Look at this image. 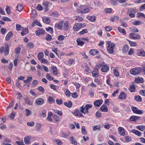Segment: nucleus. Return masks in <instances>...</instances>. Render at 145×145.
Instances as JSON below:
<instances>
[{
	"label": "nucleus",
	"mask_w": 145,
	"mask_h": 145,
	"mask_svg": "<svg viewBox=\"0 0 145 145\" xmlns=\"http://www.w3.org/2000/svg\"><path fill=\"white\" fill-rule=\"evenodd\" d=\"M63 23V22L62 21L57 24H55V26L57 28L59 29H61L62 28Z\"/></svg>",
	"instance_id": "13"
},
{
	"label": "nucleus",
	"mask_w": 145,
	"mask_h": 145,
	"mask_svg": "<svg viewBox=\"0 0 145 145\" xmlns=\"http://www.w3.org/2000/svg\"><path fill=\"white\" fill-rule=\"evenodd\" d=\"M131 131L132 132L139 137H140L141 136V133L137 130L133 129L131 130Z\"/></svg>",
	"instance_id": "23"
},
{
	"label": "nucleus",
	"mask_w": 145,
	"mask_h": 145,
	"mask_svg": "<svg viewBox=\"0 0 145 145\" xmlns=\"http://www.w3.org/2000/svg\"><path fill=\"white\" fill-rule=\"evenodd\" d=\"M17 10L19 12H21L23 8L22 6L20 4L17 5Z\"/></svg>",
	"instance_id": "42"
},
{
	"label": "nucleus",
	"mask_w": 145,
	"mask_h": 145,
	"mask_svg": "<svg viewBox=\"0 0 145 145\" xmlns=\"http://www.w3.org/2000/svg\"><path fill=\"white\" fill-rule=\"evenodd\" d=\"M83 68L84 69L86 72L89 73L91 72V71L89 67H88L87 65H85L83 67Z\"/></svg>",
	"instance_id": "46"
},
{
	"label": "nucleus",
	"mask_w": 145,
	"mask_h": 145,
	"mask_svg": "<svg viewBox=\"0 0 145 145\" xmlns=\"http://www.w3.org/2000/svg\"><path fill=\"white\" fill-rule=\"evenodd\" d=\"M131 108L133 112L137 114H142L143 113V110H139L136 107L132 106Z\"/></svg>",
	"instance_id": "6"
},
{
	"label": "nucleus",
	"mask_w": 145,
	"mask_h": 145,
	"mask_svg": "<svg viewBox=\"0 0 145 145\" xmlns=\"http://www.w3.org/2000/svg\"><path fill=\"white\" fill-rule=\"evenodd\" d=\"M46 78L49 80H54V78L52 76H50V74L47 73L46 75Z\"/></svg>",
	"instance_id": "53"
},
{
	"label": "nucleus",
	"mask_w": 145,
	"mask_h": 145,
	"mask_svg": "<svg viewBox=\"0 0 145 145\" xmlns=\"http://www.w3.org/2000/svg\"><path fill=\"white\" fill-rule=\"evenodd\" d=\"M126 97V95L125 94L124 92H121L120 94L119 98L120 99L122 100H125Z\"/></svg>",
	"instance_id": "19"
},
{
	"label": "nucleus",
	"mask_w": 145,
	"mask_h": 145,
	"mask_svg": "<svg viewBox=\"0 0 145 145\" xmlns=\"http://www.w3.org/2000/svg\"><path fill=\"white\" fill-rule=\"evenodd\" d=\"M109 69L108 67L106 65H103L101 69V71L103 72H106Z\"/></svg>",
	"instance_id": "11"
},
{
	"label": "nucleus",
	"mask_w": 145,
	"mask_h": 145,
	"mask_svg": "<svg viewBox=\"0 0 145 145\" xmlns=\"http://www.w3.org/2000/svg\"><path fill=\"white\" fill-rule=\"evenodd\" d=\"M99 52L97 50L95 49H91L89 51L90 54L93 56L98 54Z\"/></svg>",
	"instance_id": "22"
},
{
	"label": "nucleus",
	"mask_w": 145,
	"mask_h": 145,
	"mask_svg": "<svg viewBox=\"0 0 145 145\" xmlns=\"http://www.w3.org/2000/svg\"><path fill=\"white\" fill-rule=\"evenodd\" d=\"M48 102L50 103H52L55 102V100L51 96H49L48 98Z\"/></svg>",
	"instance_id": "59"
},
{
	"label": "nucleus",
	"mask_w": 145,
	"mask_h": 145,
	"mask_svg": "<svg viewBox=\"0 0 145 145\" xmlns=\"http://www.w3.org/2000/svg\"><path fill=\"white\" fill-rule=\"evenodd\" d=\"M4 52H5L4 55L5 56H7L8 55L9 52L8 44H5V48L3 46H1L0 48V54H2Z\"/></svg>",
	"instance_id": "2"
},
{
	"label": "nucleus",
	"mask_w": 145,
	"mask_h": 145,
	"mask_svg": "<svg viewBox=\"0 0 145 145\" xmlns=\"http://www.w3.org/2000/svg\"><path fill=\"white\" fill-rule=\"evenodd\" d=\"M137 10L136 8H129L128 10L127 14H129V13H135L137 12Z\"/></svg>",
	"instance_id": "27"
},
{
	"label": "nucleus",
	"mask_w": 145,
	"mask_h": 145,
	"mask_svg": "<svg viewBox=\"0 0 145 145\" xmlns=\"http://www.w3.org/2000/svg\"><path fill=\"white\" fill-rule=\"evenodd\" d=\"M124 138L125 139L126 142H129L131 141V138L128 136L125 137Z\"/></svg>",
	"instance_id": "63"
},
{
	"label": "nucleus",
	"mask_w": 145,
	"mask_h": 145,
	"mask_svg": "<svg viewBox=\"0 0 145 145\" xmlns=\"http://www.w3.org/2000/svg\"><path fill=\"white\" fill-rule=\"evenodd\" d=\"M25 116H28L31 114V111L27 109H25Z\"/></svg>",
	"instance_id": "58"
},
{
	"label": "nucleus",
	"mask_w": 145,
	"mask_h": 145,
	"mask_svg": "<svg viewBox=\"0 0 145 145\" xmlns=\"http://www.w3.org/2000/svg\"><path fill=\"white\" fill-rule=\"evenodd\" d=\"M119 131V134L120 135L124 136L125 135L124 129L121 127H120L118 128Z\"/></svg>",
	"instance_id": "12"
},
{
	"label": "nucleus",
	"mask_w": 145,
	"mask_h": 145,
	"mask_svg": "<svg viewBox=\"0 0 145 145\" xmlns=\"http://www.w3.org/2000/svg\"><path fill=\"white\" fill-rule=\"evenodd\" d=\"M130 30L132 32V33L135 32L137 33L138 32V29L136 27H131L129 28Z\"/></svg>",
	"instance_id": "32"
},
{
	"label": "nucleus",
	"mask_w": 145,
	"mask_h": 145,
	"mask_svg": "<svg viewBox=\"0 0 145 145\" xmlns=\"http://www.w3.org/2000/svg\"><path fill=\"white\" fill-rule=\"evenodd\" d=\"M43 6H44L45 8H47L50 5V3L48 2H44L42 4Z\"/></svg>",
	"instance_id": "49"
},
{
	"label": "nucleus",
	"mask_w": 145,
	"mask_h": 145,
	"mask_svg": "<svg viewBox=\"0 0 145 145\" xmlns=\"http://www.w3.org/2000/svg\"><path fill=\"white\" fill-rule=\"evenodd\" d=\"M43 22L46 24H49L50 22V20L49 18L44 17L42 18Z\"/></svg>",
	"instance_id": "24"
},
{
	"label": "nucleus",
	"mask_w": 145,
	"mask_h": 145,
	"mask_svg": "<svg viewBox=\"0 0 145 145\" xmlns=\"http://www.w3.org/2000/svg\"><path fill=\"white\" fill-rule=\"evenodd\" d=\"M85 107H84V106H82L80 108V112L82 113H83L84 114H85L86 113L85 112V111H84V110L85 109Z\"/></svg>",
	"instance_id": "60"
},
{
	"label": "nucleus",
	"mask_w": 145,
	"mask_h": 145,
	"mask_svg": "<svg viewBox=\"0 0 145 145\" xmlns=\"http://www.w3.org/2000/svg\"><path fill=\"white\" fill-rule=\"evenodd\" d=\"M61 135L63 137L65 138H67L69 135V134H66L63 132H61Z\"/></svg>",
	"instance_id": "62"
},
{
	"label": "nucleus",
	"mask_w": 145,
	"mask_h": 145,
	"mask_svg": "<svg viewBox=\"0 0 145 145\" xmlns=\"http://www.w3.org/2000/svg\"><path fill=\"white\" fill-rule=\"evenodd\" d=\"M100 110L103 112H107L108 111L107 106L105 105H103L100 108Z\"/></svg>",
	"instance_id": "17"
},
{
	"label": "nucleus",
	"mask_w": 145,
	"mask_h": 145,
	"mask_svg": "<svg viewBox=\"0 0 145 145\" xmlns=\"http://www.w3.org/2000/svg\"><path fill=\"white\" fill-rule=\"evenodd\" d=\"M102 100H96L94 102V105L95 106H99L103 103Z\"/></svg>",
	"instance_id": "9"
},
{
	"label": "nucleus",
	"mask_w": 145,
	"mask_h": 145,
	"mask_svg": "<svg viewBox=\"0 0 145 145\" xmlns=\"http://www.w3.org/2000/svg\"><path fill=\"white\" fill-rule=\"evenodd\" d=\"M129 50V47L127 45H125L123 48V51L125 52H127Z\"/></svg>",
	"instance_id": "51"
},
{
	"label": "nucleus",
	"mask_w": 145,
	"mask_h": 145,
	"mask_svg": "<svg viewBox=\"0 0 145 145\" xmlns=\"http://www.w3.org/2000/svg\"><path fill=\"white\" fill-rule=\"evenodd\" d=\"M137 128L141 131H143L145 130V126H138L137 127Z\"/></svg>",
	"instance_id": "41"
},
{
	"label": "nucleus",
	"mask_w": 145,
	"mask_h": 145,
	"mask_svg": "<svg viewBox=\"0 0 145 145\" xmlns=\"http://www.w3.org/2000/svg\"><path fill=\"white\" fill-rule=\"evenodd\" d=\"M115 44L114 43L108 44L107 47V50L109 54L113 53V50L115 47Z\"/></svg>",
	"instance_id": "3"
},
{
	"label": "nucleus",
	"mask_w": 145,
	"mask_h": 145,
	"mask_svg": "<svg viewBox=\"0 0 145 145\" xmlns=\"http://www.w3.org/2000/svg\"><path fill=\"white\" fill-rule=\"evenodd\" d=\"M142 70V68H139L132 69L130 71V73L132 75H135L140 73Z\"/></svg>",
	"instance_id": "4"
},
{
	"label": "nucleus",
	"mask_w": 145,
	"mask_h": 145,
	"mask_svg": "<svg viewBox=\"0 0 145 145\" xmlns=\"http://www.w3.org/2000/svg\"><path fill=\"white\" fill-rule=\"evenodd\" d=\"M44 102V100L42 98H39L36 101V103L37 105H40L42 104Z\"/></svg>",
	"instance_id": "16"
},
{
	"label": "nucleus",
	"mask_w": 145,
	"mask_h": 145,
	"mask_svg": "<svg viewBox=\"0 0 145 145\" xmlns=\"http://www.w3.org/2000/svg\"><path fill=\"white\" fill-rule=\"evenodd\" d=\"M120 22L121 23V26L124 27H125L127 26V24L123 20H120Z\"/></svg>",
	"instance_id": "37"
},
{
	"label": "nucleus",
	"mask_w": 145,
	"mask_h": 145,
	"mask_svg": "<svg viewBox=\"0 0 145 145\" xmlns=\"http://www.w3.org/2000/svg\"><path fill=\"white\" fill-rule=\"evenodd\" d=\"M77 11L78 13H86L89 11L88 7L85 5H81L78 7L77 8Z\"/></svg>",
	"instance_id": "1"
},
{
	"label": "nucleus",
	"mask_w": 145,
	"mask_h": 145,
	"mask_svg": "<svg viewBox=\"0 0 145 145\" xmlns=\"http://www.w3.org/2000/svg\"><path fill=\"white\" fill-rule=\"evenodd\" d=\"M78 27H79L78 26L77 24L74 25L73 27V30L75 31H78L80 29V28Z\"/></svg>",
	"instance_id": "56"
},
{
	"label": "nucleus",
	"mask_w": 145,
	"mask_h": 145,
	"mask_svg": "<svg viewBox=\"0 0 145 145\" xmlns=\"http://www.w3.org/2000/svg\"><path fill=\"white\" fill-rule=\"evenodd\" d=\"M53 118L57 122H59L60 121V120L59 118V116L56 114H54L53 115Z\"/></svg>",
	"instance_id": "44"
},
{
	"label": "nucleus",
	"mask_w": 145,
	"mask_h": 145,
	"mask_svg": "<svg viewBox=\"0 0 145 145\" xmlns=\"http://www.w3.org/2000/svg\"><path fill=\"white\" fill-rule=\"evenodd\" d=\"M138 117L135 116H131L130 118V120L132 121H135L138 118Z\"/></svg>",
	"instance_id": "31"
},
{
	"label": "nucleus",
	"mask_w": 145,
	"mask_h": 145,
	"mask_svg": "<svg viewBox=\"0 0 145 145\" xmlns=\"http://www.w3.org/2000/svg\"><path fill=\"white\" fill-rule=\"evenodd\" d=\"M45 33L44 30L43 29H41L38 28L37 30L35 32V34L37 36H39L40 35H43Z\"/></svg>",
	"instance_id": "7"
},
{
	"label": "nucleus",
	"mask_w": 145,
	"mask_h": 145,
	"mask_svg": "<svg viewBox=\"0 0 145 145\" xmlns=\"http://www.w3.org/2000/svg\"><path fill=\"white\" fill-rule=\"evenodd\" d=\"M114 74L116 76H119V73L118 71V68H115L113 70Z\"/></svg>",
	"instance_id": "40"
},
{
	"label": "nucleus",
	"mask_w": 145,
	"mask_h": 145,
	"mask_svg": "<svg viewBox=\"0 0 145 145\" xmlns=\"http://www.w3.org/2000/svg\"><path fill=\"white\" fill-rule=\"evenodd\" d=\"M118 29L120 33H122L124 35L126 34V32L125 29H122L121 27H119L118 28Z\"/></svg>",
	"instance_id": "38"
},
{
	"label": "nucleus",
	"mask_w": 145,
	"mask_h": 145,
	"mask_svg": "<svg viewBox=\"0 0 145 145\" xmlns=\"http://www.w3.org/2000/svg\"><path fill=\"white\" fill-rule=\"evenodd\" d=\"M134 99L135 101L138 102H141L142 101L141 97L139 95H135Z\"/></svg>",
	"instance_id": "28"
},
{
	"label": "nucleus",
	"mask_w": 145,
	"mask_h": 145,
	"mask_svg": "<svg viewBox=\"0 0 145 145\" xmlns=\"http://www.w3.org/2000/svg\"><path fill=\"white\" fill-rule=\"evenodd\" d=\"M74 61V60L70 58L69 59V60L68 61V64L69 65H71L73 62Z\"/></svg>",
	"instance_id": "52"
},
{
	"label": "nucleus",
	"mask_w": 145,
	"mask_h": 145,
	"mask_svg": "<svg viewBox=\"0 0 145 145\" xmlns=\"http://www.w3.org/2000/svg\"><path fill=\"white\" fill-rule=\"evenodd\" d=\"M69 22L67 21L65 22L64 23L63 25V28L64 30L67 31L69 29Z\"/></svg>",
	"instance_id": "20"
},
{
	"label": "nucleus",
	"mask_w": 145,
	"mask_h": 145,
	"mask_svg": "<svg viewBox=\"0 0 145 145\" xmlns=\"http://www.w3.org/2000/svg\"><path fill=\"white\" fill-rule=\"evenodd\" d=\"M92 107V105L91 104H87L85 105V107L86 113H89L88 110L89 109L91 108Z\"/></svg>",
	"instance_id": "25"
},
{
	"label": "nucleus",
	"mask_w": 145,
	"mask_h": 145,
	"mask_svg": "<svg viewBox=\"0 0 145 145\" xmlns=\"http://www.w3.org/2000/svg\"><path fill=\"white\" fill-rule=\"evenodd\" d=\"M74 111V112H72V114L75 116L81 117L84 116L83 114L80 113L78 110H75Z\"/></svg>",
	"instance_id": "18"
},
{
	"label": "nucleus",
	"mask_w": 145,
	"mask_h": 145,
	"mask_svg": "<svg viewBox=\"0 0 145 145\" xmlns=\"http://www.w3.org/2000/svg\"><path fill=\"white\" fill-rule=\"evenodd\" d=\"M52 115V112H48V117L47 118V121L52 122V119L51 118V116Z\"/></svg>",
	"instance_id": "26"
},
{
	"label": "nucleus",
	"mask_w": 145,
	"mask_h": 145,
	"mask_svg": "<svg viewBox=\"0 0 145 145\" xmlns=\"http://www.w3.org/2000/svg\"><path fill=\"white\" fill-rule=\"evenodd\" d=\"M130 88L129 90L131 92H133L135 91V86L134 85H131L129 86Z\"/></svg>",
	"instance_id": "50"
},
{
	"label": "nucleus",
	"mask_w": 145,
	"mask_h": 145,
	"mask_svg": "<svg viewBox=\"0 0 145 145\" xmlns=\"http://www.w3.org/2000/svg\"><path fill=\"white\" fill-rule=\"evenodd\" d=\"M16 143L18 145H25L23 142V141L22 140H20L19 141H16Z\"/></svg>",
	"instance_id": "64"
},
{
	"label": "nucleus",
	"mask_w": 145,
	"mask_h": 145,
	"mask_svg": "<svg viewBox=\"0 0 145 145\" xmlns=\"http://www.w3.org/2000/svg\"><path fill=\"white\" fill-rule=\"evenodd\" d=\"M137 55L139 56L144 57L145 56V52L144 50L142 49H138Z\"/></svg>",
	"instance_id": "8"
},
{
	"label": "nucleus",
	"mask_w": 145,
	"mask_h": 145,
	"mask_svg": "<svg viewBox=\"0 0 145 145\" xmlns=\"http://www.w3.org/2000/svg\"><path fill=\"white\" fill-rule=\"evenodd\" d=\"M13 35V33L11 31L9 32L6 36V40L7 41L9 40H10V38Z\"/></svg>",
	"instance_id": "21"
},
{
	"label": "nucleus",
	"mask_w": 145,
	"mask_h": 145,
	"mask_svg": "<svg viewBox=\"0 0 145 145\" xmlns=\"http://www.w3.org/2000/svg\"><path fill=\"white\" fill-rule=\"evenodd\" d=\"M127 41L129 43V44L131 46L134 47L137 46V44L136 42L131 41L129 40H128Z\"/></svg>",
	"instance_id": "45"
},
{
	"label": "nucleus",
	"mask_w": 145,
	"mask_h": 145,
	"mask_svg": "<svg viewBox=\"0 0 145 145\" xmlns=\"http://www.w3.org/2000/svg\"><path fill=\"white\" fill-rule=\"evenodd\" d=\"M70 140L71 141L72 144L76 145L77 144V142L75 140V138L74 137H71L70 138Z\"/></svg>",
	"instance_id": "34"
},
{
	"label": "nucleus",
	"mask_w": 145,
	"mask_h": 145,
	"mask_svg": "<svg viewBox=\"0 0 145 145\" xmlns=\"http://www.w3.org/2000/svg\"><path fill=\"white\" fill-rule=\"evenodd\" d=\"M27 46L29 48H33L34 45L33 43L30 42L27 44Z\"/></svg>",
	"instance_id": "48"
},
{
	"label": "nucleus",
	"mask_w": 145,
	"mask_h": 145,
	"mask_svg": "<svg viewBox=\"0 0 145 145\" xmlns=\"http://www.w3.org/2000/svg\"><path fill=\"white\" fill-rule=\"evenodd\" d=\"M130 38L134 40L139 39L140 38V35L134 33H131L129 34Z\"/></svg>",
	"instance_id": "5"
},
{
	"label": "nucleus",
	"mask_w": 145,
	"mask_h": 145,
	"mask_svg": "<svg viewBox=\"0 0 145 145\" xmlns=\"http://www.w3.org/2000/svg\"><path fill=\"white\" fill-rule=\"evenodd\" d=\"M92 76L95 77H97L99 75V72L97 69L95 68L92 72Z\"/></svg>",
	"instance_id": "14"
},
{
	"label": "nucleus",
	"mask_w": 145,
	"mask_h": 145,
	"mask_svg": "<svg viewBox=\"0 0 145 145\" xmlns=\"http://www.w3.org/2000/svg\"><path fill=\"white\" fill-rule=\"evenodd\" d=\"M53 110L55 113L58 114L59 115L61 116L62 115V113L61 111L57 110Z\"/></svg>",
	"instance_id": "54"
},
{
	"label": "nucleus",
	"mask_w": 145,
	"mask_h": 145,
	"mask_svg": "<svg viewBox=\"0 0 145 145\" xmlns=\"http://www.w3.org/2000/svg\"><path fill=\"white\" fill-rule=\"evenodd\" d=\"M46 110L45 109L43 110L42 112L40 113V115L42 117H45L46 116Z\"/></svg>",
	"instance_id": "39"
},
{
	"label": "nucleus",
	"mask_w": 145,
	"mask_h": 145,
	"mask_svg": "<svg viewBox=\"0 0 145 145\" xmlns=\"http://www.w3.org/2000/svg\"><path fill=\"white\" fill-rule=\"evenodd\" d=\"M41 124L40 123H37L35 127V129L36 131H39L41 128Z\"/></svg>",
	"instance_id": "29"
},
{
	"label": "nucleus",
	"mask_w": 145,
	"mask_h": 145,
	"mask_svg": "<svg viewBox=\"0 0 145 145\" xmlns=\"http://www.w3.org/2000/svg\"><path fill=\"white\" fill-rule=\"evenodd\" d=\"M32 79V77L31 76H29L27 77V80H24L23 82L25 83H27L28 82L30 83Z\"/></svg>",
	"instance_id": "30"
},
{
	"label": "nucleus",
	"mask_w": 145,
	"mask_h": 145,
	"mask_svg": "<svg viewBox=\"0 0 145 145\" xmlns=\"http://www.w3.org/2000/svg\"><path fill=\"white\" fill-rule=\"evenodd\" d=\"M21 49L19 47L16 48L15 50V52L16 54H19L20 53Z\"/></svg>",
	"instance_id": "57"
},
{
	"label": "nucleus",
	"mask_w": 145,
	"mask_h": 145,
	"mask_svg": "<svg viewBox=\"0 0 145 145\" xmlns=\"http://www.w3.org/2000/svg\"><path fill=\"white\" fill-rule=\"evenodd\" d=\"M32 137L30 136L26 137L24 138V141L25 144H28L31 142V139Z\"/></svg>",
	"instance_id": "10"
},
{
	"label": "nucleus",
	"mask_w": 145,
	"mask_h": 145,
	"mask_svg": "<svg viewBox=\"0 0 145 145\" xmlns=\"http://www.w3.org/2000/svg\"><path fill=\"white\" fill-rule=\"evenodd\" d=\"M88 32L87 29H83L82 31L79 32V34L80 35L84 34L85 33H87Z\"/></svg>",
	"instance_id": "61"
},
{
	"label": "nucleus",
	"mask_w": 145,
	"mask_h": 145,
	"mask_svg": "<svg viewBox=\"0 0 145 145\" xmlns=\"http://www.w3.org/2000/svg\"><path fill=\"white\" fill-rule=\"evenodd\" d=\"M64 105L66 106H67L69 108H71L72 106V103L70 101H69L68 103L66 102H65L64 103Z\"/></svg>",
	"instance_id": "33"
},
{
	"label": "nucleus",
	"mask_w": 145,
	"mask_h": 145,
	"mask_svg": "<svg viewBox=\"0 0 145 145\" xmlns=\"http://www.w3.org/2000/svg\"><path fill=\"white\" fill-rule=\"evenodd\" d=\"M141 22L140 21H137L133 22V24L134 25H139L141 24Z\"/></svg>",
	"instance_id": "55"
},
{
	"label": "nucleus",
	"mask_w": 145,
	"mask_h": 145,
	"mask_svg": "<svg viewBox=\"0 0 145 145\" xmlns=\"http://www.w3.org/2000/svg\"><path fill=\"white\" fill-rule=\"evenodd\" d=\"M101 126L99 125H97L95 126H93V131H99L101 130Z\"/></svg>",
	"instance_id": "35"
},
{
	"label": "nucleus",
	"mask_w": 145,
	"mask_h": 145,
	"mask_svg": "<svg viewBox=\"0 0 145 145\" xmlns=\"http://www.w3.org/2000/svg\"><path fill=\"white\" fill-rule=\"evenodd\" d=\"M76 42L77 45L80 46H82L85 43L80 38L77 39L76 40Z\"/></svg>",
	"instance_id": "15"
},
{
	"label": "nucleus",
	"mask_w": 145,
	"mask_h": 145,
	"mask_svg": "<svg viewBox=\"0 0 145 145\" xmlns=\"http://www.w3.org/2000/svg\"><path fill=\"white\" fill-rule=\"evenodd\" d=\"M75 20H78V21H80L83 20V18L82 17L80 16H77L75 17Z\"/></svg>",
	"instance_id": "47"
},
{
	"label": "nucleus",
	"mask_w": 145,
	"mask_h": 145,
	"mask_svg": "<svg viewBox=\"0 0 145 145\" xmlns=\"http://www.w3.org/2000/svg\"><path fill=\"white\" fill-rule=\"evenodd\" d=\"M24 28L20 24H18L16 25V29L17 31H20L21 30H22Z\"/></svg>",
	"instance_id": "43"
},
{
	"label": "nucleus",
	"mask_w": 145,
	"mask_h": 145,
	"mask_svg": "<svg viewBox=\"0 0 145 145\" xmlns=\"http://www.w3.org/2000/svg\"><path fill=\"white\" fill-rule=\"evenodd\" d=\"M44 57V54L42 52H40L38 54V57L39 60H40L43 58Z\"/></svg>",
	"instance_id": "36"
}]
</instances>
